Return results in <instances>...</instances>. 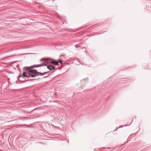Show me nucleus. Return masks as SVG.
I'll return each mask as SVG.
<instances>
[{
	"mask_svg": "<svg viewBox=\"0 0 151 151\" xmlns=\"http://www.w3.org/2000/svg\"><path fill=\"white\" fill-rule=\"evenodd\" d=\"M34 67L31 66L25 67L22 69L23 73L22 76L20 75L19 77H25L26 78H35L38 76H42L49 73V71L43 73L40 72L36 70L32 69Z\"/></svg>",
	"mask_w": 151,
	"mask_h": 151,
	"instance_id": "1",
	"label": "nucleus"
},
{
	"mask_svg": "<svg viewBox=\"0 0 151 151\" xmlns=\"http://www.w3.org/2000/svg\"><path fill=\"white\" fill-rule=\"evenodd\" d=\"M50 60L47 58H45V60L44 61V62L42 64H38V65H33L31 66V67H41L43 66H48L47 64H49V63H50Z\"/></svg>",
	"mask_w": 151,
	"mask_h": 151,
	"instance_id": "2",
	"label": "nucleus"
},
{
	"mask_svg": "<svg viewBox=\"0 0 151 151\" xmlns=\"http://www.w3.org/2000/svg\"><path fill=\"white\" fill-rule=\"evenodd\" d=\"M50 63L55 65H59L58 62L54 60H50Z\"/></svg>",
	"mask_w": 151,
	"mask_h": 151,
	"instance_id": "3",
	"label": "nucleus"
},
{
	"mask_svg": "<svg viewBox=\"0 0 151 151\" xmlns=\"http://www.w3.org/2000/svg\"><path fill=\"white\" fill-rule=\"evenodd\" d=\"M47 68H48V69H49L50 70H56L57 69H58V68L57 69H55V67L54 66H53V65H50L47 66Z\"/></svg>",
	"mask_w": 151,
	"mask_h": 151,
	"instance_id": "4",
	"label": "nucleus"
},
{
	"mask_svg": "<svg viewBox=\"0 0 151 151\" xmlns=\"http://www.w3.org/2000/svg\"><path fill=\"white\" fill-rule=\"evenodd\" d=\"M19 75H21L20 74H19ZM21 76H22L21 75ZM20 75H19V76L18 77V78L19 79V80L20 81L22 82V83H24L26 81H27V80H24V77H19Z\"/></svg>",
	"mask_w": 151,
	"mask_h": 151,
	"instance_id": "5",
	"label": "nucleus"
},
{
	"mask_svg": "<svg viewBox=\"0 0 151 151\" xmlns=\"http://www.w3.org/2000/svg\"><path fill=\"white\" fill-rule=\"evenodd\" d=\"M41 79V78H37V79L35 78V79H30V80H27V81H30L31 82H33L34 81H37V80H39V79Z\"/></svg>",
	"mask_w": 151,
	"mask_h": 151,
	"instance_id": "6",
	"label": "nucleus"
},
{
	"mask_svg": "<svg viewBox=\"0 0 151 151\" xmlns=\"http://www.w3.org/2000/svg\"><path fill=\"white\" fill-rule=\"evenodd\" d=\"M55 71V70H53L51 72H50V73H49L48 74V75L47 76H44V77H43V78H47V77H48V76H50L51 75V74H52V73H53Z\"/></svg>",
	"mask_w": 151,
	"mask_h": 151,
	"instance_id": "7",
	"label": "nucleus"
},
{
	"mask_svg": "<svg viewBox=\"0 0 151 151\" xmlns=\"http://www.w3.org/2000/svg\"><path fill=\"white\" fill-rule=\"evenodd\" d=\"M14 55H10L9 56H6V57H4V58H2L0 60H4V59L6 58H7L8 57L13 56H14Z\"/></svg>",
	"mask_w": 151,
	"mask_h": 151,
	"instance_id": "8",
	"label": "nucleus"
},
{
	"mask_svg": "<svg viewBox=\"0 0 151 151\" xmlns=\"http://www.w3.org/2000/svg\"><path fill=\"white\" fill-rule=\"evenodd\" d=\"M58 61L61 64H63V61L61 59H59L58 60Z\"/></svg>",
	"mask_w": 151,
	"mask_h": 151,
	"instance_id": "9",
	"label": "nucleus"
},
{
	"mask_svg": "<svg viewBox=\"0 0 151 151\" xmlns=\"http://www.w3.org/2000/svg\"><path fill=\"white\" fill-rule=\"evenodd\" d=\"M128 125H122V126H120L119 127V128H120L121 127H123L124 126H125V127H126Z\"/></svg>",
	"mask_w": 151,
	"mask_h": 151,
	"instance_id": "10",
	"label": "nucleus"
},
{
	"mask_svg": "<svg viewBox=\"0 0 151 151\" xmlns=\"http://www.w3.org/2000/svg\"><path fill=\"white\" fill-rule=\"evenodd\" d=\"M45 58H41L40 60V61L41 62L42 61H44V60H45Z\"/></svg>",
	"mask_w": 151,
	"mask_h": 151,
	"instance_id": "11",
	"label": "nucleus"
},
{
	"mask_svg": "<svg viewBox=\"0 0 151 151\" xmlns=\"http://www.w3.org/2000/svg\"><path fill=\"white\" fill-rule=\"evenodd\" d=\"M64 56L65 55L63 54L62 55H60V57H61V56Z\"/></svg>",
	"mask_w": 151,
	"mask_h": 151,
	"instance_id": "12",
	"label": "nucleus"
},
{
	"mask_svg": "<svg viewBox=\"0 0 151 151\" xmlns=\"http://www.w3.org/2000/svg\"><path fill=\"white\" fill-rule=\"evenodd\" d=\"M126 79V81H127L128 78H121V79H120L121 81H122L121 80L122 79Z\"/></svg>",
	"mask_w": 151,
	"mask_h": 151,
	"instance_id": "13",
	"label": "nucleus"
},
{
	"mask_svg": "<svg viewBox=\"0 0 151 151\" xmlns=\"http://www.w3.org/2000/svg\"><path fill=\"white\" fill-rule=\"evenodd\" d=\"M133 134H131V135H130V136H129V138H130V137H131V136H132V135H133Z\"/></svg>",
	"mask_w": 151,
	"mask_h": 151,
	"instance_id": "14",
	"label": "nucleus"
},
{
	"mask_svg": "<svg viewBox=\"0 0 151 151\" xmlns=\"http://www.w3.org/2000/svg\"><path fill=\"white\" fill-rule=\"evenodd\" d=\"M118 129V128H117H117H116V129L114 130V131H116V130H117V129Z\"/></svg>",
	"mask_w": 151,
	"mask_h": 151,
	"instance_id": "15",
	"label": "nucleus"
},
{
	"mask_svg": "<svg viewBox=\"0 0 151 151\" xmlns=\"http://www.w3.org/2000/svg\"><path fill=\"white\" fill-rule=\"evenodd\" d=\"M24 125V126H26V127H27V125Z\"/></svg>",
	"mask_w": 151,
	"mask_h": 151,
	"instance_id": "16",
	"label": "nucleus"
},
{
	"mask_svg": "<svg viewBox=\"0 0 151 151\" xmlns=\"http://www.w3.org/2000/svg\"><path fill=\"white\" fill-rule=\"evenodd\" d=\"M110 148H107V149H110Z\"/></svg>",
	"mask_w": 151,
	"mask_h": 151,
	"instance_id": "17",
	"label": "nucleus"
},
{
	"mask_svg": "<svg viewBox=\"0 0 151 151\" xmlns=\"http://www.w3.org/2000/svg\"><path fill=\"white\" fill-rule=\"evenodd\" d=\"M125 82H123V83H125Z\"/></svg>",
	"mask_w": 151,
	"mask_h": 151,
	"instance_id": "18",
	"label": "nucleus"
}]
</instances>
